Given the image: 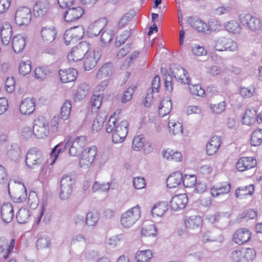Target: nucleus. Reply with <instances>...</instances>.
Here are the masks:
<instances>
[{
    "label": "nucleus",
    "mask_w": 262,
    "mask_h": 262,
    "mask_svg": "<svg viewBox=\"0 0 262 262\" xmlns=\"http://www.w3.org/2000/svg\"><path fill=\"white\" fill-rule=\"evenodd\" d=\"M244 261H252L256 257V252L254 249L250 248H244Z\"/></svg>",
    "instance_id": "obj_62"
},
{
    "label": "nucleus",
    "mask_w": 262,
    "mask_h": 262,
    "mask_svg": "<svg viewBox=\"0 0 262 262\" xmlns=\"http://www.w3.org/2000/svg\"><path fill=\"white\" fill-rule=\"evenodd\" d=\"M105 26L102 20H96L89 25L88 28V34L89 36H96L98 35L103 29Z\"/></svg>",
    "instance_id": "obj_28"
},
{
    "label": "nucleus",
    "mask_w": 262,
    "mask_h": 262,
    "mask_svg": "<svg viewBox=\"0 0 262 262\" xmlns=\"http://www.w3.org/2000/svg\"><path fill=\"white\" fill-rule=\"evenodd\" d=\"M97 155V148L91 146L84 149L79 159V167L83 169L90 167L94 163Z\"/></svg>",
    "instance_id": "obj_3"
},
{
    "label": "nucleus",
    "mask_w": 262,
    "mask_h": 262,
    "mask_svg": "<svg viewBox=\"0 0 262 262\" xmlns=\"http://www.w3.org/2000/svg\"><path fill=\"white\" fill-rule=\"evenodd\" d=\"M227 37H219L216 38L214 40V48L216 50L219 51H224L225 46L227 40Z\"/></svg>",
    "instance_id": "obj_59"
},
{
    "label": "nucleus",
    "mask_w": 262,
    "mask_h": 262,
    "mask_svg": "<svg viewBox=\"0 0 262 262\" xmlns=\"http://www.w3.org/2000/svg\"><path fill=\"white\" fill-rule=\"evenodd\" d=\"M185 227L191 230L200 229L203 225V220L198 215L187 216L184 221Z\"/></svg>",
    "instance_id": "obj_21"
},
{
    "label": "nucleus",
    "mask_w": 262,
    "mask_h": 262,
    "mask_svg": "<svg viewBox=\"0 0 262 262\" xmlns=\"http://www.w3.org/2000/svg\"><path fill=\"white\" fill-rule=\"evenodd\" d=\"M31 16L30 9L27 7H20L15 12L14 20L19 26H27L31 21Z\"/></svg>",
    "instance_id": "obj_10"
},
{
    "label": "nucleus",
    "mask_w": 262,
    "mask_h": 262,
    "mask_svg": "<svg viewBox=\"0 0 262 262\" xmlns=\"http://www.w3.org/2000/svg\"><path fill=\"white\" fill-rule=\"evenodd\" d=\"M162 155L163 157L167 160L179 162L182 160V155L181 152L171 149L168 148L163 150L162 152Z\"/></svg>",
    "instance_id": "obj_33"
},
{
    "label": "nucleus",
    "mask_w": 262,
    "mask_h": 262,
    "mask_svg": "<svg viewBox=\"0 0 262 262\" xmlns=\"http://www.w3.org/2000/svg\"><path fill=\"white\" fill-rule=\"evenodd\" d=\"M34 135L38 138L43 139L50 134L49 122L44 117L39 116L34 120Z\"/></svg>",
    "instance_id": "obj_6"
},
{
    "label": "nucleus",
    "mask_w": 262,
    "mask_h": 262,
    "mask_svg": "<svg viewBox=\"0 0 262 262\" xmlns=\"http://www.w3.org/2000/svg\"><path fill=\"white\" fill-rule=\"evenodd\" d=\"M239 20L244 26H246L253 31H259L262 28L261 21L250 14H242L239 16Z\"/></svg>",
    "instance_id": "obj_11"
},
{
    "label": "nucleus",
    "mask_w": 262,
    "mask_h": 262,
    "mask_svg": "<svg viewBox=\"0 0 262 262\" xmlns=\"http://www.w3.org/2000/svg\"><path fill=\"white\" fill-rule=\"evenodd\" d=\"M31 218V212L26 208H20L16 214V219L19 224L28 223Z\"/></svg>",
    "instance_id": "obj_39"
},
{
    "label": "nucleus",
    "mask_w": 262,
    "mask_h": 262,
    "mask_svg": "<svg viewBox=\"0 0 262 262\" xmlns=\"http://www.w3.org/2000/svg\"><path fill=\"white\" fill-rule=\"evenodd\" d=\"M49 74L48 68L45 67H39L35 69L34 71V76L35 78L40 80L45 79Z\"/></svg>",
    "instance_id": "obj_53"
},
{
    "label": "nucleus",
    "mask_w": 262,
    "mask_h": 262,
    "mask_svg": "<svg viewBox=\"0 0 262 262\" xmlns=\"http://www.w3.org/2000/svg\"><path fill=\"white\" fill-rule=\"evenodd\" d=\"M59 75L62 82L68 83L74 81L76 79L77 72L73 68H70L65 70H60Z\"/></svg>",
    "instance_id": "obj_27"
},
{
    "label": "nucleus",
    "mask_w": 262,
    "mask_h": 262,
    "mask_svg": "<svg viewBox=\"0 0 262 262\" xmlns=\"http://www.w3.org/2000/svg\"><path fill=\"white\" fill-rule=\"evenodd\" d=\"M68 30L77 40L81 38L84 35V29L81 26L72 27Z\"/></svg>",
    "instance_id": "obj_57"
},
{
    "label": "nucleus",
    "mask_w": 262,
    "mask_h": 262,
    "mask_svg": "<svg viewBox=\"0 0 262 262\" xmlns=\"http://www.w3.org/2000/svg\"><path fill=\"white\" fill-rule=\"evenodd\" d=\"M89 85L85 83H81L75 93V97L76 99L80 100L84 99L88 94Z\"/></svg>",
    "instance_id": "obj_45"
},
{
    "label": "nucleus",
    "mask_w": 262,
    "mask_h": 262,
    "mask_svg": "<svg viewBox=\"0 0 262 262\" xmlns=\"http://www.w3.org/2000/svg\"><path fill=\"white\" fill-rule=\"evenodd\" d=\"M84 59V68L85 70L89 71L95 67L101 54L99 49L86 52Z\"/></svg>",
    "instance_id": "obj_12"
},
{
    "label": "nucleus",
    "mask_w": 262,
    "mask_h": 262,
    "mask_svg": "<svg viewBox=\"0 0 262 262\" xmlns=\"http://www.w3.org/2000/svg\"><path fill=\"white\" fill-rule=\"evenodd\" d=\"M39 202L36 192L34 191H30L27 198L28 205L32 209H35L38 206Z\"/></svg>",
    "instance_id": "obj_48"
},
{
    "label": "nucleus",
    "mask_w": 262,
    "mask_h": 262,
    "mask_svg": "<svg viewBox=\"0 0 262 262\" xmlns=\"http://www.w3.org/2000/svg\"><path fill=\"white\" fill-rule=\"evenodd\" d=\"M136 89V86L133 85L124 92L121 100L122 103H126L132 99L133 94Z\"/></svg>",
    "instance_id": "obj_64"
},
{
    "label": "nucleus",
    "mask_w": 262,
    "mask_h": 262,
    "mask_svg": "<svg viewBox=\"0 0 262 262\" xmlns=\"http://www.w3.org/2000/svg\"><path fill=\"white\" fill-rule=\"evenodd\" d=\"M12 185V194L11 196L14 202L19 203L23 202L27 198L26 188L25 185L20 182L9 183L8 184V192L10 194V186Z\"/></svg>",
    "instance_id": "obj_7"
},
{
    "label": "nucleus",
    "mask_w": 262,
    "mask_h": 262,
    "mask_svg": "<svg viewBox=\"0 0 262 262\" xmlns=\"http://www.w3.org/2000/svg\"><path fill=\"white\" fill-rule=\"evenodd\" d=\"M12 35V27L8 21L2 23L0 26V36L3 44L7 45L9 43Z\"/></svg>",
    "instance_id": "obj_20"
},
{
    "label": "nucleus",
    "mask_w": 262,
    "mask_h": 262,
    "mask_svg": "<svg viewBox=\"0 0 262 262\" xmlns=\"http://www.w3.org/2000/svg\"><path fill=\"white\" fill-rule=\"evenodd\" d=\"M224 28L226 31L233 34L239 33L242 30L239 23L235 20L226 22L224 25Z\"/></svg>",
    "instance_id": "obj_38"
},
{
    "label": "nucleus",
    "mask_w": 262,
    "mask_h": 262,
    "mask_svg": "<svg viewBox=\"0 0 262 262\" xmlns=\"http://www.w3.org/2000/svg\"><path fill=\"white\" fill-rule=\"evenodd\" d=\"M49 8L48 0H39L36 2L33 7V14L35 17H42L47 12Z\"/></svg>",
    "instance_id": "obj_23"
},
{
    "label": "nucleus",
    "mask_w": 262,
    "mask_h": 262,
    "mask_svg": "<svg viewBox=\"0 0 262 262\" xmlns=\"http://www.w3.org/2000/svg\"><path fill=\"white\" fill-rule=\"evenodd\" d=\"M15 245V240L13 238L8 239L0 237V254L5 253L4 258L6 259L12 252Z\"/></svg>",
    "instance_id": "obj_14"
},
{
    "label": "nucleus",
    "mask_w": 262,
    "mask_h": 262,
    "mask_svg": "<svg viewBox=\"0 0 262 262\" xmlns=\"http://www.w3.org/2000/svg\"><path fill=\"white\" fill-rule=\"evenodd\" d=\"M187 202L188 199L186 194L176 195L171 200L170 207L174 211H179L185 207Z\"/></svg>",
    "instance_id": "obj_15"
},
{
    "label": "nucleus",
    "mask_w": 262,
    "mask_h": 262,
    "mask_svg": "<svg viewBox=\"0 0 262 262\" xmlns=\"http://www.w3.org/2000/svg\"><path fill=\"white\" fill-rule=\"evenodd\" d=\"M71 108V101L66 100L61 107L60 117L59 118L64 121L68 120L70 116Z\"/></svg>",
    "instance_id": "obj_44"
},
{
    "label": "nucleus",
    "mask_w": 262,
    "mask_h": 262,
    "mask_svg": "<svg viewBox=\"0 0 262 262\" xmlns=\"http://www.w3.org/2000/svg\"><path fill=\"white\" fill-rule=\"evenodd\" d=\"M230 189V184L224 182L212 186L211 189V194L214 197H217L220 195L227 194Z\"/></svg>",
    "instance_id": "obj_26"
},
{
    "label": "nucleus",
    "mask_w": 262,
    "mask_h": 262,
    "mask_svg": "<svg viewBox=\"0 0 262 262\" xmlns=\"http://www.w3.org/2000/svg\"><path fill=\"white\" fill-rule=\"evenodd\" d=\"M110 188L109 183H100L98 182H95L92 187L93 192H107Z\"/></svg>",
    "instance_id": "obj_55"
},
{
    "label": "nucleus",
    "mask_w": 262,
    "mask_h": 262,
    "mask_svg": "<svg viewBox=\"0 0 262 262\" xmlns=\"http://www.w3.org/2000/svg\"><path fill=\"white\" fill-rule=\"evenodd\" d=\"M251 235L249 230L245 228L239 229L234 233L233 241L239 245L244 244L250 241Z\"/></svg>",
    "instance_id": "obj_13"
},
{
    "label": "nucleus",
    "mask_w": 262,
    "mask_h": 262,
    "mask_svg": "<svg viewBox=\"0 0 262 262\" xmlns=\"http://www.w3.org/2000/svg\"><path fill=\"white\" fill-rule=\"evenodd\" d=\"M106 115L105 113H100L95 118L92 124V129L96 132L100 130L103 125L106 119Z\"/></svg>",
    "instance_id": "obj_43"
},
{
    "label": "nucleus",
    "mask_w": 262,
    "mask_h": 262,
    "mask_svg": "<svg viewBox=\"0 0 262 262\" xmlns=\"http://www.w3.org/2000/svg\"><path fill=\"white\" fill-rule=\"evenodd\" d=\"M254 187L252 184L237 188L235 191V197L242 199L251 196L254 192Z\"/></svg>",
    "instance_id": "obj_32"
},
{
    "label": "nucleus",
    "mask_w": 262,
    "mask_h": 262,
    "mask_svg": "<svg viewBox=\"0 0 262 262\" xmlns=\"http://www.w3.org/2000/svg\"><path fill=\"white\" fill-rule=\"evenodd\" d=\"M36 101L33 98H26L23 99L19 105V111L25 115L32 114L35 107Z\"/></svg>",
    "instance_id": "obj_18"
},
{
    "label": "nucleus",
    "mask_w": 262,
    "mask_h": 262,
    "mask_svg": "<svg viewBox=\"0 0 262 262\" xmlns=\"http://www.w3.org/2000/svg\"><path fill=\"white\" fill-rule=\"evenodd\" d=\"M51 242L48 236L45 235L40 236L36 242V247L38 250H42L50 248Z\"/></svg>",
    "instance_id": "obj_46"
},
{
    "label": "nucleus",
    "mask_w": 262,
    "mask_h": 262,
    "mask_svg": "<svg viewBox=\"0 0 262 262\" xmlns=\"http://www.w3.org/2000/svg\"><path fill=\"white\" fill-rule=\"evenodd\" d=\"M128 124L126 120L119 123L115 116H111L106 124L105 129L107 133H112V140L115 143L122 142L128 133Z\"/></svg>",
    "instance_id": "obj_1"
},
{
    "label": "nucleus",
    "mask_w": 262,
    "mask_h": 262,
    "mask_svg": "<svg viewBox=\"0 0 262 262\" xmlns=\"http://www.w3.org/2000/svg\"><path fill=\"white\" fill-rule=\"evenodd\" d=\"M126 239L125 235L123 233L116 234L110 237L107 241V244L112 248L119 246L121 243Z\"/></svg>",
    "instance_id": "obj_41"
},
{
    "label": "nucleus",
    "mask_w": 262,
    "mask_h": 262,
    "mask_svg": "<svg viewBox=\"0 0 262 262\" xmlns=\"http://www.w3.org/2000/svg\"><path fill=\"white\" fill-rule=\"evenodd\" d=\"M226 107V104L225 101L215 104H210L209 105V107L212 110V112L217 114L223 113L225 110Z\"/></svg>",
    "instance_id": "obj_60"
},
{
    "label": "nucleus",
    "mask_w": 262,
    "mask_h": 262,
    "mask_svg": "<svg viewBox=\"0 0 262 262\" xmlns=\"http://www.w3.org/2000/svg\"><path fill=\"white\" fill-rule=\"evenodd\" d=\"M103 96L99 94H94L92 95L91 103L93 112H96L100 107L102 103Z\"/></svg>",
    "instance_id": "obj_49"
},
{
    "label": "nucleus",
    "mask_w": 262,
    "mask_h": 262,
    "mask_svg": "<svg viewBox=\"0 0 262 262\" xmlns=\"http://www.w3.org/2000/svg\"><path fill=\"white\" fill-rule=\"evenodd\" d=\"M244 255V248H239L233 250L231 253L230 257L234 262H245Z\"/></svg>",
    "instance_id": "obj_52"
},
{
    "label": "nucleus",
    "mask_w": 262,
    "mask_h": 262,
    "mask_svg": "<svg viewBox=\"0 0 262 262\" xmlns=\"http://www.w3.org/2000/svg\"><path fill=\"white\" fill-rule=\"evenodd\" d=\"M84 13V10L80 7L69 8L64 14V18L67 22H73L79 19Z\"/></svg>",
    "instance_id": "obj_19"
},
{
    "label": "nucleus",
    "mask_w": 262,
    "mask_h": 262,
    "mask_svg": "<svg viewBox=\"0 0 262 262\" xmlns=\"http://www.w3.org/2000/svg\"><path fill=\"white\" fill-rule=\"evenodd\" d=\"M31 70V62L28 60L27 61H21L19 64V72L23 76H26Z\"/></svg>",
    "instance_id": "obj_58"
},
{
    "label": "nucleus",
    "mask_w": 262,
    "mask_h": 262,
    "mask_svg": "<svg viewBox=\"0 0 262 262\" xmlns=\"http://www.w3.org/2000/svg\"><path fill=\"white\" fill-rule=\"evenodd\" d=\"M188 23L191 28L199 32H203L206 34V23L198 18L189 17Z\"/></svg>",
    "instance_id": "obj_35"
},
{
    "label": "nucleus",
    "mask_w": 262,
    "mask_h": 262,
    "mask_svg": "<svg viewBox=\"0 0 262 262\" xmlns=\"http://www.w3.org/2000/svg\"><path fill=\"white\" fill-rule=\"evenodd\" d=\"M144 145V138L141 135L135 137L133 141V148L134 150L139 151L141 150Z\"/></svg>",
    "instance_id": "obj_63"
},
{
    "label": "nucleus",
    "mask_w": 262,
    "mask_h": 262,
    "mask_svg": "<svg viewBox=\"0 0 262 262\" xmlns=\"http://www.w3.org/2000/svg\"><path fill=\"white\" fill-rule=\"evenodd\" d=\"M168 128L170 134L173 135H181L183 134V126L179 121H169Z\"/></svg>",
    "instance_id": "obj_42"
},
{
    "label": "nucleus",
    "mask_w": 262,
    "mask_h": 262,
    "mask_svg": "<svg viewBox=\"0 0 262 262\" xmlns=\"http://www.w3.org/2000/svg\"><path fill=\"white\" fill-rule=\"evenodd\" d=\"M262 143V129H259L254 132L251 137V144L252 146H256Z\"/></svg>",
    "instance_id": "obj_51"
},
{
    "label": "nucleus",
    "mask_w": 262,
    "mask_h": 262,
    "mask_svg": "<svg viewBox=\"0 0 262 262\" xmlns=\"http://www.w3.org/2000/svg\"><path fill=\"white\" fill-rule=\"evenodd\" d=\"M67 142L69 155L72 157H76L79 155L85 145L86 138L85 136H78L74 139L70 138Z\"/></svg>",
    "instance_id": "obj_8"
},
{
    "label": "nucleus",
    "mask_w": 262,
    "mask_h": 262,
    "mask_svg": "<svg viewBox=\"0 0 262 262\" xmlns=\"http://www.w3.org/2000/svg\"><path fill=\"white\" fill-rule=\"evenodd\" d=\"M7 155L11 160L17 162L20 158V149L18 147L15 146L14 148L10 149Z\"/></svg>",
    "instance_id": "obj_56"
},
{
    "label": "nucleus",
    "mask_w": 262,
    "mask_h": 262,
    "mask_svg": "<svg viewBox=\"0 0 262 262\" xmlns=\"http://www.w3.org/2000/svg\"><path fill=\"white\" fill-rule=\"evenodd\" d=\"M190 93L193 96L203 97L205 96V91L200 84H188Z\"/></svg>",
    "instance_id": "obj_50"
},
{
    "label": "nucleus",
    "mask_w": 262,
    "mask_h": 262,
    "mask_svg": "<svg viewBox=\"0 0 262 262\" xmlns=\"http://www.w3.org/2000/svg\"><path fill=\"white\" fill-rule=\"evenodd\" d=\"M172 107L171 101L168 99H163L159 107V114L161 117L168 114Z\"/></svg>",
    "instance_id": "obj_40"
},
{
    "label": "nucleus",
    "mask_w": 262,
    "mask_h": 262,
    "mask_svg": "<svg viewBox=\"0 0 262 262\" xmlns=\"http://www.w3.org/2000/svg\"><path fill=\"white\" fill-rule=\"evenodd\" d=\"M182 174L179 172L171 173L167 179V186L169 188H174L179 186L182 182Z\"/></svg>",
    "instance_id": "obj_34"
},
{
    "label": "nucleus",
    "mask_w": 262,
    "mask_h": 262,
    "mask_svg": "<svg viewBox=\"0 0 262 262\" xmlns=\"http://www.w3.org/2000/svg\"><path fill=\"white\" fill-rule=\"evenodd\" d=\"M90 49L89 43L86 41H81L74 47L67 55V59L70 62H75L81 60L86 52Z\"/></svg>",
    "instance_id": "obj_5"
},
{
    "label": "nucleus",
    "mask_w": 262,
    "mask_h": 262,
    "mask_svg": "<svg viewBox=\"0 0 262 262\" xmlns=\"http://www.w3.org/2000/svg\"><path fill=\"white\" fill-rule=\"evenodd\" d=\"M157 229L154 225H149L142 229L141 234L144 236H155Z\"/></svg>",
    "instance_id": "obj_61"
},
{
    "label": "nucleus",
    "mask_w": 262,
    "mask_h": 262,
    "mask_svg": "<svg viewBox=\"0 0 262 262\" xmlns=\"http://www.w3.org/2000/svg\"><path fill=\"white\" fill-rule=\"evenodd\" d=\"M206 34H209L212 32H219L223 29V26L219 20L216 18H211L206 23Z\"/></svg>",
    "instance_id": "obj_36"
},
{
    "label": "nucleus",
    "mask_w": 262,
    "mask_h": 262,
    "mask_svg": "<svg viewBox=\"0 0 262 262\" xmlns=\"http://www.w3.org/2000/svg\"><path fill=\"white\" fill-rule=\"evenodd\" d=\"M140 217V207L137 205L121 214L120 218L121 225L124 228H129L137 222Z\"/></svg>",
    "instance_id": "obj_2"
},
{
    "label": "nucleus",
    "mask_w": 262,
    "mask_h": 262,
    "mask_svg": "<svg viewBox=\"0 0 262 262\" xmlns=\"http://www.w3.org/2000/svg\"><path fill=\"white\" fill-rule=\"evenodd\" d=\"M172 74L176 80L185 84H189L190 79L187 72L182 67L178 66L173 69Z\"/></svg>",
    "instance_id": "obj_22"
},
{
    "label": "nucleus",
    "mask_w": 262,
    "mask_h": 262,
    "mask_svg": "<svg viewBox=\"0 0 262 262\" xmlns=\"http://www.w3.org/2000/svg\"><path fill=\"white\" fill-rule=\"evenodd\" d=\"M44 162V158L41 151L36 148L30 149L26 156L25 162L30 169H34L41 166Z\"/></svg>",
    "instance_id": "obj_4"
},
{
    "label": "nucleus",
    "mask_w": 262,
    "mask_h": 262,
    "mask_svg": "<svg viewBox=\"0 0 262 262\" xmlns=\"http://www.w3.org/2000/svg\"><path fill=\"white\" fill-rule=\"evenodd\" d=\"M196 182V177L193 174H185L183 177L182 182L185 187L193 186Z\"/></svg>",
    "instance_id": "obj_54"
},
{
    "label": "nucleus",
    "mask_w": 262,
    "mask_h": 262,
    "mask_svg": "<svg viewBox=\"0 0 262 262\" xmlns=\"http://www.w3.org/2000/svg\"><path fill=\"white\" fill-rule=\"evenodd\" d=\"M1 216L4 222H10L14 216L13 207L10 203H4L1 208Z\"/></svg>",
    "instance_id": "obj_25"
},
{
    "label": "nucleus",
    "mask_w": 262,
    "mask_h": 262,
    "mask_svg": "<svg viewBox=\"0 0 262 262\" xmlns=\"http://www.w3.org/2000/svg\"><path fill=\"white\" fill-rule=\"evenodd\" d=\"M256 165V160L252 157L241 158L236 164L239 171H244L254 168Z\"/></svg>",
    "instance_id": "obj_16"
},
{
    "label": "nucleus",
    "mask_w": 262,
    "mask_h": 262,
    "mask_svg": "<svg viewBox=\"0 0 262 262\" xmlns=\"http://www.w3.org/2000/svg\"><path fill=\"white\" fill-rule=\"evenodd\" d=\"M27 37L25 34H19L15 35L12 40V46L14 51L18 53L25 48Z\"/></svg>",
    "instance_id": "obj_24"
},
{
    "label": "nucleus",
    "mask_w": 262,
    "mask_h": 262,
    "mask_svg": "<svg viewBox=\"0 0 262 262\" xmlns=\"http://www.w3.org/2000/svg\"><path fill=\"white\" fill-rule=\"evenodd\" d=\"M152 257V253L150 250L138 251L135 256L137 262H149Z\"/></svg>",
    "instance_id": "obj_37"
},
{
    "label": "nucleus",
    "mask_w": 262,
    "mask_h": 262,
    "mask_svg": "<svg viewBox=\"0 0 262 262\" xmlns=\"http://www.w3.org/2000/svg\"><path fill=\"white\" fill-rule=\"evenodd\" d=\"M221 144L219 137H212L206 145V152L208 155H213L218 150Z\"/></svg>",
    "instance_id": "obj_29"
},
{
    "label": "nucleus",
    "mask_w": 262,
    "mask_h": 262,
    "mask_svg": "<svg viewBox=\"0 0 262 262\" xmlns=\"http://www.w3.org/2000/svg\"><path fill=\"white\" fill-rule=\"evenodd\" d=\"M75 184L74 179L69 175H64L60 180L59 196L62 200H67L71 195L73 186Z\"/></svg>",
    "instance_id": "obj_9"
},
{
    "label": "nucleus",
    "mask_w": 262,
    "mask_h": 262,
    "mask_svg": "<svg viewBox=\"0 0 262 262\" xmlns=\"http://www.w3.org/2000/svg\"><path fill=\"white\" fill-rule=\"evenodd\" d=\"M114 72L113 65L111 62H106L103 64L96 73V78L101 79L111 76Z\"/></svg>",
    "instance_id": "obj_30"
},
{
    "label": "nucleus",
    "mask_w": 262,
    "mask_h": 262,
    "mask_svg": "<svg viewBox=\"0 0 262 262\" xmlns=\"http://www.w3.org/2000/svg\"><path fill=\"white\" fill-rule=\"evenodd\" d=\"M168 209V204L164 202L155 204L151 208V214L152 217H162Z\"/></svg>",
    "instance_id": "obj_31"
},
{
    "label": "nucleus",
    "mask_w": 262,
    "mask_h": 262,
    "mask_svg": "<svg viewBox=\"0 0 262 262\" xmlns=\"http://www.w3.org/2000/svg\"><path fill=\"white\" fill-rule=\"evenodd\" d=\"M57 33L56 29L53 25L42 27L40 32L42 40L48 43L52 42L55 40Z\"/></svg>",
    "instance_id": "obj_17"
},
{
    "label": "nucleus",
    "mask_w": 262,
    "mask_h": 262,
    "mask_svg": "<svg viewBox=\"0 0 262 262\" xmlns=\"http://www.w3.org/2000/svg\"><path fill=\"white\" fill-rule=\"evenodd\" d=\"M99 220L98 214L96 211L88 212L85 216V224L89 226H94Z\"/></svg>",
    "instance_id": "obj_47"
}]
</instances>
